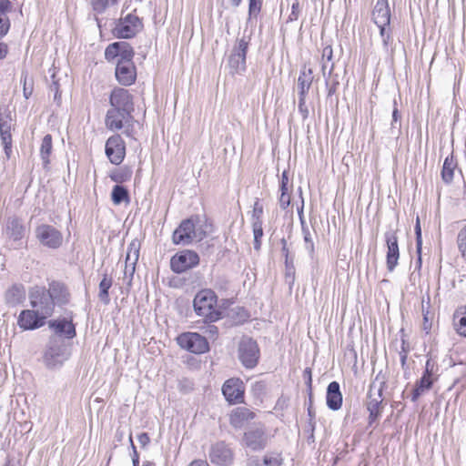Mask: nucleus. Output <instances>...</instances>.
I'll list each match as a JSON object with an SVG mask.
<instances>
[{
    "label": "nucleus",
    "instance_id": "nucleus-51",
    "mask_svg": "<svg viewBox=\"0 0 466 466\" xmlns=\"http://www.w3.org/2000/svg\"><path fill=\"white\" fill-rule=\"evenodd\" d=\"M52 83L50 85V91L54 92V98L55 100L60 99V91H59V83L58 80L56 79V74L53 73L51 75Z\"/></svg>",
    "mask_w": 466,
    "mask_h": 466
},
{
    "label": "nucleus",
    "instance_id": "nucleus-12",
    "mask_svg": "<svg viewBox=\"0 0 466 466\" xmlns=\"http://www.w3.org/2000/svg\"><path fill=\"white\" fill-rule=\"evenodd\" d=\"M35 237L43 246L52 249L58 248L63 242L62 233L47 224L39 225L35 228Z\"/></svg>",
    "mask_w": 466,
    "mask_h": 466
},
{
    "label": "nucleus",
    "instance_id": "nucleus-50",
    "mask_svg": "<svg viewBox=\"0 0 466 466\" xmlns=\"http://www.w3.org/2000/svg\"><path fill=\"white\" fill-rule=\"evenodd\" d=\"M298 109L303 119H306L309 116V109L306 105V96H299Z\"/></svg>",
    "mask_w": 466,
    "mask_h": 466
},
{
    "label": "nucleus",
    "instance_id": "nucleus-21",
    "mask_svg": "<svg viewBox=\"0 0 466 466\" xmlns=\"http://www.w3.org/2000/svg\"><path fill=\"white\" fill-rule=\"evenodd\" d=\"M115 75L120 85L131 86L137 79V69L134 62H116Z\"/></svg>",
    "mask_w": 466,
    "mask_h": 466
},
{
    "label": "nucleus",
    "instance_id": "nucleus-25",
    "mask_svg": "<svg viewBox=\"0 0 466 466\" xmlns=\"http://www.w3.org/2000/svg\"><path fill=\"white\" fill-rule=\"evenodd\" d=\"M342 393L338 381H331L327 387L326 403L329 410H339L342 406Z\"/></svg>",
    "mask_w": 466,
    "mask_h": 466
},
{
    "label": "nucleus",
    "instance_id": "nucleus-6",
    "mask_svg": "<svg viewBox=\"0 0 466 466\" xmlns=\"http://www.w3.org/2000/svg\"><path fill=\"white\" fill-rule=\"evenodd\" d=\"M385 380L379 381V375L370 384L368 392L367 410L369 411L370 423L374 422L382 411V391L385 386Z\"/></svg>",
    "mask_w": 466,
    "mask_h": 466
},
{
    "label": "nucleus",
    "instance_id": "nucleus-8",
    "mask_svg": "<svg viewBox=\"0 0 466 466\" xmlns=\"http://www.w3.org/2000/svg\"><path fill=\"white\" fill-rule=\"evenodd\" d=\"M238 360L247 369L257 366L259 359V348L256 340L251 338H243L238 345Z\"/></svg>",
    "mask_w": 466,
    "mask_h": 466
},
{
    "label": "nucleus",
    "instance_id": "nucleus-55",
    "mask_svg": "<svg viewBox=\"0 0 466 466\" xmlns=\"http://www.w3.org/2000/svg\"><path fill=\"white\" fill-rule=\"evenodd\" d=\"M339 84V83L338 79H334L331 84H329V80L326 79V86L328 88V96H331L336 93Z\"/></svg>",
    "mask_w": 466,
    "mask_h": 466
},
{
    "label": "nucleus",
    "instance_id": "nucleus-22",
    "mask_svg": "<svg viewBox=\"0 0 466 466\" xmlns=\"http://www.w3.org/2000/svg\"><path fill=\"white\" fill-rule=\"evenodd\" d=\"M133 121L132 115L127 116L125 112H121L118 109L110 108L106 116V126L111 131H117L125 127V124H128Z\"/></svg>",
    "mask_w": 466,
    "mask_h": 466
},
{
    "label": "nucleus",
    "instance_id": "nucleus-47",
    "mask_svg": "<svg viewBox=\"0 0 466 466\" xmlns=\"http://www.w3.org/2000/svg\"><path fill=\"white\" fill-rule=\"evenodd\" d=\"M303 379L305 380V384L307 386V391H308V394L309 395V398H311V396L313 395L312 394V370L311 368H306L304 370H303Z\"/></svg>",
    "mask_w": 466,
    "mask_h": 466
},
{
    "label": "nucleus",
    "instance_id": "nucleus-10",
    "mask_svg": "<svg viewBox=\"0 0 466 466\" xmlns=\"http://www.w3.org/2000/svg\"><path fill=\"white\" fill-rule=\"evenodd\" d=\"M198 264V254L189 249L176 253L170 259V268L173 272L177 274L186 272L197 267Z\"/></svg>",
    "mask_w": 466,
    "mask_h": 466
},
{
    "label": "nucleus",
    "instance_id": "nucleus-20",
    "mask_svg": "<svg viewBox=\"0 0 466 466\" xmlns=\"http://www.w3.org/2000/svg\"><path fill=\"white\" fill-rule=\"evenodd\" d=\"M244 386L239 379H229L222 387V393L230 404L241 403L244 400Z\"/></svg>",
    "mask_w": 466,
    "mask_h": 466
},
{
    "label": "nucleus",
    "instance_id": "nucleus-61",
    "mask_svg": "<svg viewBox=\"0 0 466 466\" xmlns=\"http://www.w3.org/2000/svg\"><path fill=\"white\" fill-rule=\"evenodd\" d=\"M8 54V46L4 43L0 42V61L4 60Z\"/></svg>",
    "mask_w": 466,
    "mask_h": 466
},
{
    "label": "nucleus",
    "instance_id": "nucleus-18",
    "mask_svg": "<svg viewBox=\"0 0 466 466\" xmlns=\"http://www.w3.org/2000/svg\"><path fill=\"white\" fill-rule=\"evenodd\" d=\"M387 246L386 266L390 272H392L398 265L400 258V248L398 243L397 232L395 230H388L384 234Z\"/></svg>",
    "mask_w": 466,
    "mask_h": 466
},
{
    "label": "nucleus",
    "instance_id": "nucleus-60",
    "mask_svg": "<svg viewBox=\"0 0 466 466\" xmlns=\"http://www.w3.org/2000/svg\"><path fill=\"white\" fill-rule=\"evenodd\" d=\"M19 433L23 436L30 431L32 425L30 422L25 421L23 424H19Z\"/></svg>",
    "mask_w": 466,
    "mask_h": 466
},
{
    "label": "nucleus",
    "instance_id": "nucleus-53",
    "mask_svg": "<svg viewBox=\"0 0 466 466\" xmlns=\"http://www.w3.org/2000/svg\"><path fill=\"white\" fill-rule=\"evenodd\" d=\"M12 9V3L10 0H0V15H7Z\"/></svg>",
    "mask_w": 466,
    "mask_h": 466
},
{
    "label": "nucleus",
    "instance_id": "nucleus-1",
    "mask_svg": "<svg viewBox=\"0 0 466 466\" xmlns=\"http://www.w3.org/2000/svg\"><path fill=\"white\" fill-rule=\"evenodd\" d=\"M31 308L50 318L56 307H65L70 302L71 294L67 286L58 280H52L48 287L35 285L28 290Z\"/></svg>",
    "mask_w": 466,
    "mask_h": 466
},
{
    "label": "nucleus",
    "instance_id": "nucleus-42",
    "mask_svg": "<svg viewBox=\"0 0 466 466\" xmlns=\"http://www.w3.org/2000/svg\"><path fill=\"white\" fill-rule=\"evenodd\" d=\"M415 235H416V249L418 253V267L421 265V246H422V238H421V228L420 225V220L417 218V222L415 225Z\"/></svg>",
    "mask_w": 466,
    "mask_h": 466
},
{
    "label": "nucleus",
    "instance_id": "nucleus-63",
    "mask_svg": "<svg viewBox=\"0 0 466 466\" xmlns=\"http://www.w3.org/2000/svg\"><path fill=\"white\" fill-rule=\"evenodd\" d=\"M285 266L287 268L288 273H291L294 271V266H293V258L290 257L285 258Z\"/></svg>",
    "mask_w": 466,
    "mask_h": 466
},
{
    "label": "nucleus",
    "instance_id": "nucleus-64",
    "mask_svg": "<svg viewBox=\"0 0 466 466\" xmlns=\"http://www.w3.org/2000/svg\"><path fill=\"white\" fill-rule=\"evenodd\" d=\"M189 466H208V462L202 460L192 461Z\"/></svg>",
    "mask_w": 466,
    "mask_h": 466
},
{
    "label": "nucleus",
    "instance_id": "nucleus-17",
    "mask_svg": "<svg viewBox=\"0 0 466 466\" xmlns=\"http://www.w3.org/2000/svg\"><path fill=\"white\" fill-rule=\"evenodd\" d=\"M109 103L114 109L125 112L127 116L134 111L133 97L128 90L121 87L115 88L110 95Z\"/></svg>",
    "mask_w": 466,
    "mask_h": 466
},
{
    "label": "nucleus",
    "instance_id": "nucleus-13",
    "mask_svg": "<svg viewBox=\"0 0 466 466\" xmlns=\"http://www.w3.org/2000/svg\"><path fill=\"white\" fill-rule=\"evenodd\" d=\"M135 52L127 42H114L105 50V57L108 62H133Z\"/></svg>",
    "mask_w": 466,
    "mask_h": 466
},
{
    "label": "nucleus",
    "instance_id": "nucleus-23",
    "mask_svg": "<svg viewBox=\"0 0 466 466\" xmlns=\"http://www.w3.org/2000/svg\"><path fill=\"white\" fill-rule=\"evenodd\" d=\"M372 20L379 28L390 25V10L388 0H377L372 11Z\"/></svg>",
    "mask_w": 466,
    "mask_h": 466
},
{
    "label": "nucleus",
    "instance_id": "nucleus-15",
    "mask_svg": "<svg viewBox=\"0 0 466 466\" xmlns=\"http://www.w3.org/2000/svg\"><path fill=\"white\" fill-rule=\"evenodd\" d=\"M105 152L109 161L120 165L126 157V144L119 135L111 136L106 142Z\"/></svg>",
    "mask_w": 466,
    "mask_h": 466
},
{
    "label": "nucleus",
    "instance_id": "nucleus-19",
    "mask_svg": "<svg viewBox=\"0 0 466 466\" xmlns=\"http://www.w3.org/2000/svg\"><path fill=\"white\" fill-rule=\"evenodd\" d=\"M209 460L218 466H229L233 461V452L225 441H218L210 448Z\"/></svg>",
    "mask_w": 466,
    "mask_h": 466
},
{
    "label": "nucleus",
    "instance_id": "nucleus-7",
    "mask_svg": "<svg viewBox=\"0 0 466 466\" xmlns=\"http://www.w3.org/2000/svg\"><path fill=\"white\" fill-rule=\"evenodd\" d=\"M67 358L68 353L64 340L57 337H51L44 356L46 365L55 369L61 366Z\"/></svg>",
    "mask_w": 466,
    "mask_h": 466
},
{
    "label": "nucleus",
    "instance_id": "nucleus-62",
    "mask_svg": "<svg viewBox=\"0 0 466 466\" xmlns=\"http://www.w3.org/2000/svg\"><path fill=\"white\" fill-rule=\"evenodd\" d=\"M207 333H208L212 338H216L218 334V329L215 325H208Z\"/></svg>",
    "mask_w": 466,
    "mask_h": 466
},
{
    "label": "nucleus",
    "instance_id": "nucleus-31",
    "mask_svg": "<svg viewBox=\"0 0 466 466\" xmlns=\"http://www.w3.org/2000/svg\"><path fill=\"white\" fill-rule=\"evenodd\" d=\"M456 167L457 162L452 154L445 158L441 169V178L446 184L452 182Z\"/></svg>",
    "mask_w": 466,
    "mask_h": 466
},
{
    "label": "nucleus",
    "instance_id": "nucleus-32",
    "mask_svg": "<svg viewBox=\"0 0 466 466\" xmlns=\"http://www.w3.org/2000/svg\"><path fill=\"white\" fill-rule=\"evenodd\" d=\"M111 200L115 205L129 204L130 196L128 189L122 185H115L111 191Z\"/></svg>",
    "mask_w": 466,
    "mask_h": 466
},
{
    "label": "nucleus",
    "instance_id": "nucleus-46",
    "mask_svg": "<svg viewBox=\"0 0 466 466\" xmlns=\"http://www.w3.org/2000/svg\"><path fill=\"white\" fill-rule=\"evenodd\" d=\"M11 26L10 19L7 15H0V38L5 37Z\"/></svg>",
    "mask_w": 466,
    "mask_h": 466
},
{
    "label": "nucleus",
    "instance_id": "nucleus-29",
    "mask_svg": "<svg viewBox=\"0 0 466 466\" xmlns=\"http://www.w3.org/2000/svg\"><path fill=\"white\" fill-rule=\"evenodd\" d=\"M25 226L18 218H10L6 222V235L15 241L21 240L25 235Z\"/></svg>",
    "mask_w": 466,
    "mask_h": 466
},
{
    "label": "nucleus",
    "instance_id": "nucleus-48",
    "mask_svg": "<svg viewBox=\"0 0 466 466\" xmlns=\"http://www.w3.org/2000/svg\"><path fill=\"white\" fill-rule=\"evenodd\" d=\"M263 214V206L259 203V200L257 199L253 206L252 210V218L254 219L253 222L261 221V216Z\"/></svg>",
    "mask_w": 466,
    "mask_h": 466
},
{
    "label": "nucleus",
    "instance_id": "nucleus-30",
    "mask_svg": "<svg viewBox=\"0 0 466 466\" xmlns=\"http://www.w3.org/2000/svg\"><path fill=\"white\" fill-rule=\"evenodd\" d=\"M133 170L131 167L122 166L120 167L113 169L109 174V178L116 182V185H121L131 179Z\"/></svg>",
    "mask_w": 466,
    "mask_h": 466
},
{
    "label": "nucleus",
    "instance_id": "nucleus-28",
    "mask_svg": "<svg viewBox=\"0 0 466 466\" xmlns=\"http://www.w3.org/2000/svg\"><path fill=\"white\" fill-rule=\"evenodd\" d=\"M25 289L22 284H14L5 292V302L10 306H16L25 300Z\"/></svg>",
    "mask_w": 466,
    "mask_h": 466
},
{
    "label": "nucleus",
    "instance_id": "nucleus-59",
    "mask_svg": "<svg viewBox=\"0 0 466 466\" xmlns=\"http://www.w3.org/2000/svg\"><path fill=\"white\" fill-rule=\"evenodd\" d=\"M266 390V385L263 381H257L252 386V391L254 394H262Z\"/></svg>",
    "mask_w": 466,
    "mask_h": 466
},
{
    "label": "nucleus",
    "instance_id": "nucleus-43",
    "mask_svg": "<svg viewBox=\"0 0 466 466\" xmlns=\"http://www.w3.org/2000/svg\"><path fill=\"white\" fill-rule=\"evenodd\" d=\"M93 10L98 14L103 13L109 4L116 5L118 0H90Z\"/></svg>",
    "mask_w": 466,
    "mask_h": 466
},
{
    "label": "nucleus",
    "instance_id": "nucleus-54",
    "mask_svg": "<svg viewBox=\"0 0 466 466\" xmlns=\"http://www.w3.org/2000/svg\"><path fill=\"white\" fill-rule=\"evenodd\" d=\"M280 191H289V175L288 171H283L280 177Z\"/></svg>",
    "mask_w": 466,
    "mask_h": 466
},
{
    "label": "nucleus",
    "instance_id": "nucleus-26",
    "mask_svg": "<svg viewBox=\"0 0 466 466\" xmlns=\"http://www.w3.org/2000/svg\"><path fill=\"white\" fill-rule=\"evenodd\" d=\"M256 413L246 407H237L230 414V424L235 428H242L253 420Z\"/></svg>",
    "mask_w": 466,
    "mask_h": 466
},
{
    "label": "nucleus",
    "instance_id": "nucleus-4",
    "mask_svg": "<svg viewBox=\"0 0 466 466\" xmlns=\"http://www.w3.org/2000/svg\"><path fill=\"white\" fill-rule=\"evenodd\" d=\"M438 371L437 362L432 358H428L422 376L416 381L412 390L410 397L412 402H416L422 394L432 388L438 379Z\"/></svg>",
    "mask_w": 466,
    "mask_h": 466
},
{
    "label": "nucleus",
    "instance_id": "nucleus-11",
    "mask_svg": "<svg viewBox=\"0 0 466 466\" xmlns=\"http://www.w3.org/2000/svg\"><path fill=\"white\" fill-rule=\"evenodd\" d=\"M143 28V24L138 16L128 14L125 17L120 18L116 25L114 33L118 38H132Z\"/></svg>",
    "mask_w": 466,
    "mask_h": 466
},
{
    "label": "nucleus",
    "instance_id": "nucleus-41",
    "mask_svg": "<svg viewBox=\"0 0 466 466\" xmlns=\"http://www.w3.org/2000/svg\"><path fill=\"white\" fill-rule=\"evenodd\" d=\"M457 246L462 258L466 261V225L458 232Z\"/></svg>",
    "mask_w": 466,
    "mask_h": 466
},
{
    "label": "nucleus",
    "instance_id": "nucleus-3",
    "mask_svg": "<svg viewBox=\"0 0 466 466\" xmlns=\"http://www.w3.org/2000/svg\"><path fill=\"white\" fill-rule=\"evenodd\" d=\"M200 222L198 216H191L183 219L174 230L172 241L175 245H189L194 240H201L206 237V231L198 227Z\"/></svg>",
    "mask_w": 466,
    "mask_h": 466
},
{
    "label": "nucleus",
    "instance_id": "nucleus-14",
    "mask_svg": "<svg viewBox=\"0 0 466 466\" xmlns=\"http://www.w3.org/2000/svg\"><path fill=\"white\" fill-rule=\"evenodd\" d=\"M47 317L35 309H23L17 318V325L23 330H35L45 326Z\"/></svg>",
    "mask_w": 466,
    "mask_h": 466
},
{
    "label": "nucleus",
    "instance_id": "nucleus-37",
    "mask_svg": "<svg viewBox=\"0 0 466 466\" xmlns=\"http://www.w3.org/2000/svg\"><path fill=\"white\" fill-rule=\"evenodd\" d=\"M454 325L457 332L466 337V306L461 311H456L454 314Z\"/></svg>",
    "mask_w": 466,
    "mask_h": 466
},
{
    "label": "nucleus",
    "instance_id": "nucleus-16",
    "mask_svg": "<svg viewBox=\"0 0 466 466\" xmlns=\"http://www.w3.org/2000/svg\"><path fill=\"white\" fill-rule=\"evenodd\" d=\"M12 117L7 108L0 109V137L6 158L12 155Z\"/></svg>",
    "mask_w": 466,
    "mask_h": 466
},
{
    "label": "nucleus",
    "instance_id": "nucleus-45",
    "mask_svg": "<svg viewBox=\"0 0 466 466\" xmlns=\"http://www.w3.org/2000/svg\"><path fill=\"white\" fill-rule=\"evenodd\" d=\"M245 445L253 451H259L266 446V439H245Z\"/></svg>",
    "mask_w": 466,
    "mask_h": 466
},
{
    "label": "nucleus",
    "instance_id": "nucleus-5",
    "mask_svg": "<svg viewBox=\"0 0 466 466\" xmlns=\"http://www.w3.org/2000/svg\"><path fill=\"white\" fill-rule=\"evenodd\" d=\"M251 36L238 39L228 56V63L232 74H241L247 68L246 58Z\"/></svg>",
    "mask_w": 466,
    "mask_h": 466
},
{
    "label": "nucleus",
    "instance_id": "nucleus-38",
    "mask_svg": "<svg viewBox=\"0 0 466 466\" xmlns=\"http://www.w3.org/2000/svg\"><path fill=\"white\" fill-rule=\"evenodd\" d=\"M263 5V0H248V22L257 20Z\"/></svg>",
    "mask_w": 466,
    "mask_h": 466
},
{
    "label": "nucleus",
    "instance_id": "nucleus-33",
    "mask_svg": "<svg viewBox=\"0 0 466 466\" xmlns=\"http://www.w3.org/2000/svg\"><path fill=\"white\" fill-rule=\"evenodd\" d=\"M113 279L111 277H109L106 273L103 275V278L99 283V292H98V299L100 301L105 304L108 305L110 302L109 298V289L112 287Z\"/></svg>",
    "mask_w": 466,
    "mask_h": 466
},
{
    "label": "nucleus",
    "instance_id": "nucleus-39",
    "mask_svg": "<svg viewBox=\"0 0 466 466\" xmlns=\"http://www.w3.org/2000/svg\"><path fill=\"white\" fill-rule=\"evenodd\" d=\"M253 235H254V249L259 250L261 247V238L263 237L262 221L252 223Z\"/></svg>",
    "mask_w": 466,
    "mask_h": 466
},
{
    "label": "nucleus",
    "instance_id": "nucleus-9",
    "mask_svg": "<svg viewBox=\"0 0 466 466\" xmlns=\"http://www.w3.org/2000/svg\"><path fill=\"white\" fill-rule=\"evenodd\" d=\"M180 348L194 354H202L209 350L207 339L197 332H185L177 336Z\"/></svg>",
    "mask_w": 466,
    "mask_h": 466
},
{
    "label": "nucleus",
    "instance_id": "nucleus-34",
    "mask_svg": "<svg viewBox=\"0 0 466 466\" xmlns=\"http://www.w3.org/2000/svg\"><path fill=\"white\" fill-rule=\"evenodd\" d=\"M134 244H131L128 248L127 258H126V269H125V275L129 273L130 279H132L134 272H135V265L138 259V249L134 248Z\"/></svg>",
    "mask_w": 466,
    "mask_h": 466
},
{
    "label": "nucleus",
    "instance_id": "nucleus-40",
    "mask_svg": "<svg viewBox=\"0 0 466 466\" xmlns=\"http://www.w3.org/2000/svg\"><path fill=\"white\" fill-rule=\"evenodd\" d=\"M379 29H380V35L382 40L383 49L385 50L386 53H388L390 50V46L393 41L390 26L389 25V26H385V27H380Z\"/></svg>",
    "mask_w": 466,
    "mask_h": 466
},
{
    "label": "nucleus",
    "instance_id": "nucleus-52",
    "mask_svg": "<svg viewBox=\"0 0 466 466\" xmlns=\"http://www.w3.org/2000/svg\"><path fill=\"white\" fill-rule=\"evenodd\" d=\"M279 206L282 209H286L290 204V195L289 191H280Z\"/></svg>",
    "mask_w": 466,
    "mask_h": 466
},
{
    "label": "nucleus",
    "instance_id": "nucleus-2",
    "mask_svg": "<svg viewBox=\"0 0 466 466\" xmlns=\"http://www.w3.org/2000/svg\"><path fill=\"white\" fill-rule=\"evenodd\" d=\"M218 296L209 289H202L197 293L193 300L194 310L197 315L203 317L205 322L212 323L222 317L220 309H217Z\"/></svg>",
    "mask_w": 466,
    "mask_h": 466
},
{
    "label": "nucleus",
    "instance_id": "nucleus-24",
    "mask_svg": "<svg viewBox=\"0 0 466 466\" xmlns=\"http://www.w3.org/2000/svg\"><path fill=\"white\" fill-rule=\"evenodd\" d=\"M48 326L55 331V337L60 339L64 336L65 338L71 339L76 335L74 323L72 320H67L66 319L50 320L48 321Z\"/></svg>",
    "mask_w": 466,
    "mask_h": 466
},
{
    "label": "nucleus",
    "instance_id": "nucleus-49",
    "mask_svg": "<svg viewBox=\"0 0 466 466\" xmlns=\"http://www.w3.org/2000/svg\"><path fill=\"white\" fill-rule=\"evenodd\" d=\"M300 12L299 1L295 0L291 5V13L289 15L288 22L298 20Z\"/></svg>",
    "mask_w": 466,
    "mask_h": 466
},
{
    "label": "nucleus",
    "instance_id": "nucleus-58",
    "mask_svg": "<svg viewBox=\"0 0 466 466\" xmlns=\"http://www.w3.org/2000/svg\"><path fill=\"white\" fill-rule=\"evenodd\" d=\"M333 57V50L330 46H327L323 48L322 51V59H326L327 62H330Z\"/></svg>",
    "mask_w": 466,
    "mask_h": 466
},
{
    "label": "nucleus",
    "instance_id": "nucleus-44",
    "mask_svg": "<svg viewBox=\"0 0 466 466\" xmlns=\"http://www.w3.org/2000/svg\"><path fill=\"white\" fill-rule=\"evenodd\" d=\"M263 463L265 466H281L282 458L279 453H268L264 456Z\"/></svg>",
    "mask_w": 466,
    "mask_h": 466
},
{
    "label": "nucleus",
    "instance_id": "nucleus-36",
    "mask_svg": "<svg viewBox=\"0 0 466 466\" xmlns=\"http://www.w3.org/2000/svg\"><path fill=\"white\" fill-rule=\"evenodd\" d=\"M301 230L303 235L305 249L308 251L309 257L312 258L315 252V246L312 238V234L305 220H302Z\"/></svg>",
    "mask_w": 466,
    "mask_h": 466
},
{
    "label": "nucleus",
    "instance_id": "nucleus-57",
    "mask_svg": "<svg viewBox=\"0 0 466 466\" xmlns=\"http://www.w3.org/2000/svg\"><path fill=\"white\" fill-rule=\"evenodd\" d=\"M400 119V115L398 108L396 107V101H394V108L392 111V121H391V131L392 132L396 128L395 125Z\"/></svg>",
    "mask_w": 466,
    "mask_h": 466
},
{
    "label": "nucleus",
    "instance_id": "nucleus-56",
    "mask_svg": "<svg viewBox=\"0 0 466 466\" xmlns=\"http://www.w3.org/2000/svg\"><path fill=\"white\" fill-rule=\"evenodd\" d=\"M129 442H130L132 451H133V453H132L133 466H139V457H138V453L137 451V448L133 442V439H129Z\"/></svg>",
    "mask_w": 466,
    "mask_h": 466
},
{
    "label": "nucleus",
    "instance_id": "nucleus-27",
    "mask_svg": "<svg viewBox=\"0 0 466 466\" xmlns=\"http://www.w3.org/2000/svg\"><path fill=\"white\" fill-rule=\"evenodd\" d=\"M313 71L311 68L304 66L298 77V89L299 96H307L313 82Z\"/></svg>",
    "mask_w": 466,
    "mask_h": 466
},
{
    "label": "nucleus",
    "instance_id": "nucleus-35",
    "mask_svg": "<svg viewBox=\"0 0 466 466\" xmlns=\"http://www.w3.org/2000/svg\"><path fill=\"white\" fill-rule=\"evenodd\" d=\"M52 152V136L50 134L46 135L43 137L41 147H40V156L43 161L44 167H46L50 163L49 157Z\"/></svg>",
    "mask_w": 466,
    "mask_h": 466
}]
</instances>
